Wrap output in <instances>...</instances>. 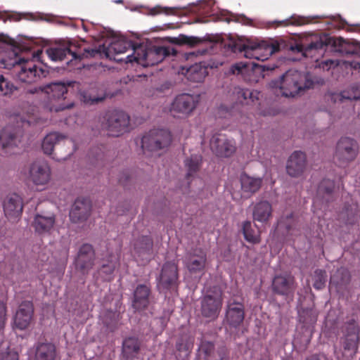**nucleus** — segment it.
I'll return each instance as SVG.
<instances>
[{
    "instance_id": "1",
    "label": "nucleus",
    "mask_w": 360,
    "mask_h": 360,
    "mask_svg": "<svg viewBox=\"0 0 360 360\" xmlns=\"http://www.w3.org/2000/svg\"><path fill=\"white\" fill-rule=\"evenodd\" d=\"M131 47V43L124 39L112 41L107 47L100 46L98 49H82L75 41H68L63 46L51 47L46 50V54L53 61L66 60V64L72 69H81L84 65L81 63L84 58L95 57L97 54L103 53L107 58L117 61H122V58H116V55L123 53Z\"/></svg>"
},
{
    "instance_id": "2",
    "label": "nucleus",
    "mask_w": 360,
    "mask_h": 360,
    "mask_svg": "<svg viewBox=\"0 0 360 360\" xmlns=\"http://www.w3.org/2000/svg\"><path fill=\"white\" fill-rule=\"evenodd\" d=\"M72 83L52 82L41 88L42 92L45 94L48 99L47 108L50 111L58 112L73 106L72 102L66 101L68 96V86Z\"/></svg>"
},
{
    "instance_id": "3",
    "label": "nucleus",
    "mask_w": 360,
    "mask_h": 360,
    "mask_svg": "<svg viewBox=\"0 0 360 360\" xmlns=\"http://www.w3.org/2000/svg\"><path fill=\"white\" fill-rule=\"evenodd\" d=\"M238 51L244 53L248 58H255L257 60L264 61L271 55L279 51L280 44L276 40H262L259 42H251L240 45Z\"/></svg>"
},
{
    "instance_id": "4",
    "label": "nucleus",
    "mask_w": 360,
    "mask_h": 360,
    "mask_svg": "<svg viewBox=\"0 0 360 360\" xmlns=\"http://www.w3.org/2000/svg\"><path fill=\"white\" fill-rule=\"evenodd\" d=\"M129 116L122 110L107 111L102 117L101 127L111 136H119L128 131Z\"/></svg>"
},
{
    "instance_id": "5",
    "label": "nucleus",
    "mask_w": 360,
    "mask_h": 360,
    "mask_svg": "<svg viewBox=\"0 0 360 360\" xmlns=\"http://www.w3.org/2000/svg\"><path fill=\"white\" fill-rule=\"evenodd\" d=\"M222 291L214 287L205 295L200 301V312L202 316L209 321L216 320L222 308Z\"/></svg>"
},
{
    "instance_id": "6",
    "label": "nucleus",
    "mask_w": 360,
    "mask_h": 360,
    "mask_svg": "<svg viewBox=\"0 0 360 360\" xmlns=\"http://www.w3.org/2000/svg\"><path fill=\"white\" fill-rule=\"evenodd\" d=\"M169 131L163 129H154L142 137L141 147L150 151L159 150L167 148L172 142Z\"/></svg>"
},
{
    "instance_id": "7",
    "label": "nucleus",
    "mask_w": 360,
    "mask_h": 360,
    "mask_svg": "<svg viewBox=\"0 0 360 360\" xmlns=\"http://www.w3.org/2000/svg\"><path fill=\"white\" fill-rule=\"evenodd\" d=\"M28 179L38 189L44 190L51 180V169L44 160H36L29 166Z\"/></svg>"
},
{
    "instance_id": "8",
    "label": "nucleus",
    "mask_w": 360,
    "mask_h": 360,
    "mask_svg": "<svg viewBox=\"0 0 360 360\" xmlns=\"http://www.w3.org/2000/svg\"><path fill=\"white\" fill-rule=\"evenodd\" d=\"M15 70H18L17 77L22 82H34L37 77H40V75H43V70L37 69L33 60L19 58L15 59Z\"/></svg>"
},
{
    "instance_id": "9",
    "label": "nucleus",
    "mask_w": 360,
    "mask_h": 360,
    "mask_svg": "<svg viewBox=\"0 0 360 360\" xmlns=\"http://www.w3.org/2000/svg\"><path fill=\"white\" fill-rule=\"evenodd\" d=\"M302 75L297 70H290L281 77L279 88L285 97H294L302 89Z\"/></svg>"
},
{
    "instance_id": "10",
    "label": "nucleus",
    "mask_w": 360,
    "mask_h": 360,
    "mask_svg": "<svg viewBox=\"0 0 360 360\" xmlns=\"http://www.w3.org/2000/svg\"><path fill=\"white\" fill-rule=\"evenodd\" d=\"M198 103V96L182 94L176 96L172 103L170 111L174 117H184L189 115Z\"/></svg>"
},
{
    "instance_id": "11",
    "label": "nucleus",
    "mask_w": 360,
    "mask_h": 360,
    "mask_svg": "<svg viewBox=\"0 0 360 360\" xmlns=\"http://www.w3.org/2000/svg\"><path fill=\"white\" fill-rule=\"evenodd\" d=\"M359 146L357 142L349 137H342L338 142L335 158L342 164H347L356 158Z\"/></svg>"
},
{
    "instance_id": "12",
    "label": "nucleus",
    "mask_w": 360,
    "mask_h": 360,
    "mask_svg": "<svg viewBox=\"0 0 360 360\" xmlns=\"http://www.w3.org/2000/svg\"><path fill=\"white\" fill-rule=\"evenodd\" d=\"M210 146L213 153L221 158L230 157L236 149L233 139H230L222 134H214L210 139Z\"/></svg>"
},
{
    "instance_id": "13",
    "label": "nucleus",
    "mask_w": 360,
    "mask_h": 360,
    "mask_svg": "<svg viewBox=\"0 0 360 360\" xmlns=\"http://www.w3.org/2000/svg\"><path fill=\"white\" fill-rule=\"evenodd\" d=\"M153 295L149 283L139 284L133 292L131 307L135 311L142 312L148 309Z\"/></svg>"
},
{
    "instance_id": "14",
    "label": "nucleus",
    "mask_w": 360,
    "mask_h": 360,
    "mask_svg": "<svg viewBox=\"0 0 360 360\" xmlns=\"http://www.w3.org/2000/svg\"><path fill=\"white\" fill-rule=\"evenodd\" d=\"M159 283L167 290H176L179 285L177 264L174 262H165L162 268Z\"/></svg>"
},
{
    "instance_id": "15",
    "label": "nucleus",
    "mask_w": 360,
    "mask_h": 360,
    "mask_svg": "<svg viewBox=\"0 0 360 360\" xmlns=\"http://www.w3.org/2000/svg\"><path fill=\"white\" fill-rule=\"evenodd\" d=\"M3 208L6 217L10 221H17L23 210L22 198L16 193L7 195L3 202Z\"/></svg>"
},
{
    "instance_id": "16",
    "label": "nucleus",
    "mask_w": 360,
    "mask_h": 360,
    "mask_svg": "<svg viewBox=\"0 0 360 360\" xmlns=\"http://www.w3.org/2000/svg\"><path fill=\"white\" fill-rule=\"evenodd\" d=\"M95 261V253L92 245L83 244L78 252L75 259L76 268L83 274H87L93 268Z\"/></svg>"
},
{
    "instance_id": "17",
    "label": "nucleus",
    "mask_w": 360,
    "mask_h": 360,
    "mask_svg": "<svg viewBox=\"0 0 360 360\" xmlns=\"http://www.w3.org/2000/svg\"><path fill=\"white\" fill-rule=\"evenodd\" d=\"M273 292L279 295L292 294L295 290V278L288 274L276 275L271 284Z\"/></svg>"
},
{
    "instance_id": "18",
    "label": "nucleus",
    "mask_w": 360,
    "mask_h": 360,
    "mask_svg": "<svg viewBox=\"0 0 360 360\" xmlns=\"http://www.w3.org/2000/svg\"><path fill=\"white\" fill-rule=\"evenodd\" d=\"M153 241L150 236H143L134 244L133 256L137 260L148 262L153 255Z\"/></svg>"
},
{
    "instance_id": "19",
    "label": "nucleus",
    "mask_w": 360,
    "mask_h": 360,
    "mask_svg": "<svg viewBox=\"0 0 360 360\" xmlns=\"http://www.w3.org/2000/svg\"><path fill=\"white\" fill-rule=\"evenodd\" d=\"M34 314V306L31 301H23L19 305L14 317L15 326L20 329H26L30 324Z\"/></svg>"
},
{
    "instance_id": "20",
    "label": "nucleus",
    "mask_w": 360,
    "mask_h": 360,
    "mask_svg": "<svg viewBox=\"0 0 360 360\" xmlns=\"http://www.w3.org/2000/svg\"><path fill=\"white\" fill-rule=\"evenodd\" d=\"M307 166V157L302 151H295L289 157L287 165V173L292 177L301 176Z\"/></svg>"
},
{
    "instance_id": "21",
    "label": "nucleus",
    "mask_w": 360,
    "mask_h": 360,
    "mask_svg": "<svg viewBox=\"0 0 360 360\" xmlns=\"http://www.w3.org/2000/svg\"><path fill=\"white\" fill-rule=\"evenodd\" d=\"M176 54V51L169 46H154L148 49V53H143L142 56L148 57L146 65L153 66L162 62L167 56Z\"/></svg>"
},
{
    "instance_id": "22",
    "label": "nucleus",
    "mask_w": 360,
    "mask_h": 360,
    "mask_svg": "<svg viewBox=\"0 0 360 360\" xmlns=\"http://www.w3.org/2000/svg\"><path fill=\"white\" fill-rule=\"evenodd\" d=\"M350 281L349 271L347 269L341 267L330 276L329 288L330 290L334 289L338 293H342L347 289Z\"/></svg>"
},
{
    "instance_id": "23",
    "label": "nucleus",
    "mask_w": 360,
    "mask_h": 360,
    "mask_svg": "<svg viewBox=\"0 0 360 360\" xmlns=\"http://www.w3.org/2000/svg\"><path fill=\"white\" fill-rule=\"evenodd\" d=\"M67 140V136L57 132H52L47 134L41 144V148L44 153L46 155L52 156V158L60 160L64 158H59L57 156L56 153H54V148H58L61 142H65Z\"/></svg>"
},
{
    "instance_id": "24",
    "label": "nucleus",
    "mask_w": 360,
    "mask_h": 360,
    "mask_svg": "<svg viewBox=\"0 0 360 360\" xmlns=\"http://www.w3.org/2000/svg\"><path fill=\"white\" fill-rule=\"evenodd\" d=\"M245 318V309L242 303H231L228 305L226 313V321L227 324L234 328H237Z\"/></svg>"
},
{
    "instance_id": "25",
    "label": "nucleus",
    "mask_w": 360,
    "mask_h": 360,
    "mask_svg": "<svg viewBox=\"0 0 360 360\" xmlns=\"http://www.w3.org/2000/svg\"><path fill=\"white\" fill-rule=\"evenodd\" d=\"M91 206L85 199H77L70 212V219L74 223L85 221L90 215Z\"/></svg>"
},
{
    "instance_id": "26",
    "label": "nucleus",
    "mask_w": 360,
    "mask_h": 360,
    "mask_svg": "<svg viewBox=\"0 0 360 360\" xmlns=\"http://www.w3.org/2000/svg\"><path fill=\"white\" fill-rule=\"evenodd\" d=\"M206 263L207 256L202 250H199L197 253L190 254L185 261L186 266L191 274L202 272Z\"/></svg>"
},
{
    "instance_id": "27",
    "label": "nucleus",
    "mask_w": 360,
    "mask_h": 360,
    "mask_svg": "<svg viewBox=\"0 0 360 360\" xmlns=\"http://www.w3.org/2000/svg\"><path fill=\"white\" fill-rule=\"evenodd\" d=\"M272 211L271 204L269 201L261 200L253 207V219L261 223H266L272 217Z\"/></svg>"
},
{
    "instance_id": "28",
    "label": "nucleus",
    "mask_w": 360,
    "mask_h": 360,
    "mask_svg": "<svg viewBox=\"0 0 360 360\" xmlns=\"http://www.w3.org/2000/svg\"><path fill=\"white\" fill-rule=\"evenodd\" d=\"M141 349V341L136 337L126 338L122 342V352L126 360H133Z\"/></svg>"
},
{
    "instance_id": "29",
    "label": "nucleus",
    "mask_w": 360,
    "mask_h": 360,
    "mask_svg": "<svg viewBox=\"0 0 360 360\" xmlns=\"http://www.w3.org/2000/svg\"><path fill=\"white\" fill-rule=\"evenodd\" d=\"M56 356V347L53 344L39 342L36 345L34 360H55Z\"/></svg>"
},
{
    "instance_id": "30",
    "label": "nucleus",
    "mask_w": 360,
    "mask_h": 360,
    "mask_svg": "<svg viewBox=\"0 0 360 360\" xmlns=\"http://www.w3.org/2000/svg\"><path fill=\"white\" fill-rule=\"evenodd\" d=\"M207 74V68L205 64L198 63L188 68L185 72V76L191 82H202Z\"/></svg>"
},
{
    "instance_id": "31",
    "label": "nucleus",
    "mask_w": 360,
    "mask_h": 360,
    "mask_svg": "<svg viewBox=\"0 0 360 360\" xmlns=\"http://www.w3.org/2000/svg\"><path fill=\"white\" fill-rule=\"evenodd\" d=\"M241 188L244 193L250 195L257 192L262 185L263 180L260 177H252L246 174H242L240 178Z\"/></svg>"
},
{
    "instance_id": "32",
    "label": "nucleus",
    "mask_w": 360,
    "mask_h": 360,
    "mask_svg": "<svg viewBox=\"0 0 360 360\" xmlns=\"http://www.w3.org/2000/svg\"><path fill=\"white\" fill-rule=\"evenodd\" d=\"M55 222L56 219L53 215L46 217L37 214L33 221V226L37 233L43 234L49 233L53 227Z\"/></svg>"
},
{
    "instance_id": "33",
    "label": "nucleus",
    "mask_w": 360,
    "mask_h": 360,
    "mask_svg": "<svg viewBox=\"0 0 360 360\" xmlns=\"http://www.w3.org/2000/svg\"><path fill=\"white\" fill-rule=\"evenodd\" d=\"M242 231L245 239L251 243L257 244L260 242V233L256 224L250 221H245L242 224Z\"/></svg>"
},
{
    "instance_id": "34",
    "label": "nucleus",
    "mask_w": 360,
    "mask_h": 360,
    "mask_svg": "<svg viewBox=\"0 0 360 360\" xmlns=\"http://www.w3.org/2000/svg\"><path fill=\"white\" fill-rule=\"evenodd\" d=\"M202 155L198 154L191 155L184 160V166L187 170L186 179L194 176L200 170L202 165Z\"/></svg>"
},
{
    "instance_id": "35",
    "label": "nucleus",
    "mask_w": 360,
    "mask_h": 360,
    "mask_svg": "<svg viewBox=\"0 0 360 360\" xmlns=\"http://www.w3.org/2000/svg\"><path fill=\"white\" fill-rule=\"evenodd\" d=\"M193 345L194 337L189 334L184 333L178 338L175 347L179 353L184 352L188 355L191 353Z\"/></svg>"
},
{
    "instance_id": "36",
    "label": "nucleus",
    "mask_w": 360,
    "mask_h": 360,
    "mask_svg": "<svg viewBox=\"0 0 360 360\" xmlns=\"http://www.w3.org/2000/svg\"><path fill=\"white\" fill-rule=\"evenodd\" d=\"M133 50V54L128 55L126 57L125 62L127 63L136 62L138 64L146 67V60L148 57H144L143 56H142V54L148 53V49H146L145 47L140 46L138 47H134Z\"/></svg>"
},
{
    "instance_id": "37",
    "label": "nucleus",
    "mask_w": 360,
    "mask_h": 360,
    "mask_svg": "<svg viewBox=\"0 0 360 360\" xmlns=\"http://www.w3.org/2000/svg\"><path fill=\"white\" fill-rule=\"evenodd\" d=\"M118 263L119 259L117 258H115L114 259H110L108 264H104L102 265L101 269L98 270V274L102 277L103 280H110L111 276L113 274Z\"/></svg>"
},
{
    "instance_id": "38",
    "label": "nucleus",
    "mask_w": 360,
    "mask_h": 360,
    "mask_svg": "<svg viewBox=\"0 0 360 360\" xmlns=\"http://www.w3.org/2000/svg\"><path fill=\"white\" fill-rule=\"evenodd\" d=\"M117 314L112 310H107L102 316V321L107 329L114 332L117 328Z\"/></svg>"
},
{
    "instance_id": "39",
    "label": "nucleus",
    "mask_w": 360,
    "mask_h": 360,
    "mask_svg": "<svg viewBox=\"0 0 360 360\" xmlns=\"http://www.w3.org/2000/svg\"><path fill=\"white\" fill-rule=\"evenodd\" d=\"M313 287L318 290L325 288L327 281V274L325 270L317 269L312 275Z\"/></svg>"
},
{
    "instance_id": "40",
    "label": "nucleus",
    "mask_w": 360,
    "mask_h": 360,
    "mask_svg": "<svg viewBox=\"0 0 360 360\" xmlns=\"http://www.w3.org/2000/svg\"><path fill=\"white\" fill-rule=\"evenodd\" d=\"M317 16L312 17L311 19L309 20V18H305L302 16L297 17H292L290 20H285L282 21H274L273 24L276 25V27L279 26H287L288 25H302L305 24H308L311 22L312 19L317 18Z\"/></svg>"
},
{
    "instance_id": "41",
    "label": "nucleus",
    "mask_w": 360,
    "mask_h": 360,
    "mask_svg": "<svg viewBox=\"0 0 360 360\" xmlns=\"http://www.w3.org/2000/svg\"><path fill=\"white\" fill-rule=\"evenodd\" d=\"M281 227L285 229L287 233L292 234V231L295 229L296 226V219L293 213H289L283 215L278 222Z\"/></svg>"
},
{
    "instance_id": "42",
    "label": "nucleus",
    "mask_w": 360,
    "mask_h": 360,
    "mask_svg": "<svg viewBox=\"0 0 360 360\" xmlns=\"http://www.w3.org/2000/svg\"><path fill=\"white\" fill-rule=\"evenodd\" d=\"M352 331L354 334V337H347L346 338L344 348L346 350H356L358 347L359 342V328L354 327L352 326Z\"/></svg>"
},
{
    "instance_id": "43",
    "label": "nucleus",
    "mask_w": 360,
    "mask_h": 360,
    "mask_svg": "<svg viewBox=\"0 0 360 360\" xmlns=\"http://www.w3.org/2000/svg\"><path fill=\"white\" fill-rule=\"evenodd\" d=\"M0 142L4 148L15 145V136L7 129H4L0 134Z\"/></svg>"
},
{
    "instance_id": "44",
    "label": "nucleus",
    "mask_w": 360,
    "mask_h": 360,
    "mask_svg": "<svg viewBox=\"0 0 360 360\" xmlns=\"http://www.w3.org/2000/svg\"><path fill=\"white\" fill-rule=\"evenodd\" d=\"M17 89L14 84L0 75V95L8 96L12 94Z\"/></svg>"
},
{
    "instance_id": "45",
    "label": "nucleus",
    "mask_w": 360,
    "mask_h": 360,
    "mask_svg": "<svg viewBox=\"0 0 360 360\" xmlns=\"http://www.w3.org/2000/svg\"><path fill=\"white\" fill-rule=\"evenodd\" d=\"M332 98L335 101L338 100L342 102L345 100H359L360 99V96H357L353 89H351L342 91L340 94H334L332 95Z\"/></svg>"
},
{
    "instance_id": "46",
    "label": "nucleus",
    "mask_w": 360,
    "mask_h": 360,
    "mask_svg": "<svg viewBox=\"0 0 360 360\" xmlns=\"http://www.w3.org/2000/svg\"><path fill=\"white\" fill-rule=\"evenodd\" d=\"M335 188V183L328 179H325L321 181L318 187V193L319 195L331 194Z\"/></svg>"
},
{
    "instance_id": "47",
    "label": "nucleus",
    "mask_w": 360,
    "mask_h": 360,
    "mask_svg": "<svg viewBox=\"0 0 360 360\" xmlns=\"http://www.w3.org/2000/svg\"><path fill=\"white\" fill-rule=\"evenodd\" d=\"M81 100L86 104L93 105L103 101L105 99L104 96H98L93 95L91 92L84 91L81 92Z\"/></svg>"
},
{
    "instance_id": "48",
    "label": "nucleus",
    "mask_w": 360,
    "mask_h": 360,
    "mask_svg": "<svg viewBox=\"0 0 360 360\" xmlns=\"http://www.w3.org/2000/svg\"><path fill=\"white\" fill-rule=\"evenodd\" d=\"M326 46V44H325L321 39H316V41H311L307 44L304 48L303 45H297L296 49L298 51H302L304 50V51L307 52L312 50L322 49Z\"/></svg>"
},
{
    "instance_id": "49",
    "label": "nucleus",
    "mask_w": 360,
    "mask_h": 360,
    "mask_svg": "<svg viewBox=\"0 0 360 360\" xmlns=\"http://www.w3.org/2000/svg\"><path fill=\"white\" fill-rule=\"evenodd\" d=\"M238 101L242 104H249L253 101V92L249 89H238L236 90Z\"/></svg>"
},
{
    "instance_id": "50",
    "label": "nucleus",
    "mask_w": 360,
    "mask_h": 360,
    "mask_svg": "<svg viewBox=\"0 0 360 360\" xmlns=\"http://www.w3.org/2000/svg\"><path fill=\"white\" fill-rule=\"evenodd\" d=\"M214 349V344L207 340H202L199 347L200 351L205 354L206 359L212 355Z\"/></svg>"
},
{
    "instance_id": "51",
    "label": "nucleus",
    "mask_w": 360,
    "mask_h": 360,
    "mask_svg": "<svg viewBox=\"0 0 360 360\" xmlns=\"http://www.w3.org/2000/svg\"><path fill=\"white\" fill-rule=\"evenodd\" d=\"M118 184L124 187H127L133 181V176L128 169L120 172L117 176Z\"/></svg>"
},
{
    "instance_id": "52",
    "label": "nucleus",
    "mask_w": 360,
    "mask_h": 360,
    "mask_svg": "<svg viewBox=\"0 0 360 360\" xmlns=\"http://www.w3.org/2000/svg\"><path fill=\"white\" fill-rule=\"evenodd\" d=\"M176 8H168L162 7L160 6H156L150 10V14L152 15H156L161 13H165L166 15L175 14Z\"/></svg>"
},
{
    "instance_id": "53",
    "label": "nucleus",
    "mask_w": 360,
    "mask_h": 360,
    "mask_svg": "<svg viewBox=\"0 0 360 360\" xmlns=\"http://www.w3.org/2000/svg\"><path fill=\"white\" fill-rule=\"evenodd\" d=\"M0 360H19L18 353L13 349L0 352Z\"/></svg>"
},
{
    "instance_id": "54",
    "label": "nucleus",
    "mask_w": 360,
    "mask_h": 360,
    "mask_svg": "<svg viewBox=\"0 0 360 360\" xmlns=\"http://www.w3.org/2000/svg\"><path fill=\"white\" fill-rule=\"evenodd\" d=\"M6 321V306L0 302V331L3 330Z\"/></svg>"
},
{
    "instance_id": "55",
    "label": "nucleus",
    "mask_w": 360,
    "mask_h": 360,
    "mask_svg": "<svg viewBox=\"0 0 360 360\" xmlns=\"http://www.w3.org/2000/svg\"><path fill=\"white\" fill-rule=\"evenodd\" d=\"M219 359L217 360H229V351L226 347H221L217 350Z\"/></svg>"
},
{
    "instance_id": "56",
    "label": "nucleus",
    "mask_w": 360,
    "mask_h": 360,
    "mask_svg": "<svg viewBox=\"0 0 360 360\" xmlns=\"http://www.w3.org/2000/svg\"><path fill=\"white\" fill-rule=\"evenodd\" d=\"M332 20L334 22V27L338 29L343 28L346 25L345 20H343L340 15L333 17Z\"/></svg>"
},
{
    "instance_id": "57",
    "label": "nucleus",
    "mask_w": 360,
    "mask_h": 360,
    "mask_svg": "<svg viewBox=\"0 0 360 360\" xmlns=\"http://www.w3.org/2000/svg\"><path fill=\"white\" fill-rule=\"evenodd\" d=\"M352 326L354 327H357L353 322L348 323L347 327V337H354L353 331H352Z\"/></svg>"
},
{
    "instance_id": "58",
    "label": "nucleus",
    "mask_w": 360,
    "mask_h": 360,
    "mask_svg": "<svg viewBox=\"0 0 360 360\" xmlns=\"http://www.w3.org/2000/svg\"><path fill=\"white\" fill-rule=\"evenodd\" d=\"M335 62L332 60H327L326 61H323L321 63V67L323 69L329 70L331 68V65H334Z\"/></svg>"
},
{
    "instance_id": "59",
    "label": "nucleus",
    "mask_w": 360,
    "mask_h": 360,
    "mask_svg": "<svg viewBox=\"0 0 360 360\" xmlns=\"http://www.w3.org/2000/svg\"><path fill=\"white\" fill-rule=\"evenodd\" d=\"M197 41H198L197 38H195V37H184V41L188 44L193 45L197 43Z\"/></svg>"
},
{
    "instance_id": "60",
    "label": "nucleus",
    "mask_w": 360,
    "mask_h": 360,
    "mask_svg": "<svg viewBox=\"0 0 360 360\" xmlns=\"http://www.w3.org/2000/svg\"><path fill=\"white\" fill-rule=\"evenodd\" d=\"M358 217H359V216H358V212H356L355 213V214L354 215V217H353V218H352V219H349H349H347V223H348V224H354V223L357 221Z\"/></svg>"
},
{
    "instance_id": "61",
    "label": "nucleus",
    "mask_w": 360,
    "mask_h": 360,
    "mask_svg": "<svg viewBox=\"0 0 360 360\" xmlns=\"http://www.w3.org/2000/svg\"><path fill=\"white\" fill-rule=\"evenodd\" d=\"M306 360H320V359L317 356L314 355L307 358Z\"/></svg>"
},
{
    "instance_id": "62",
    "label": "nucleus",
    "mask_w": 360,
    "mask_h": 360,
    "mask_svg": "<svg viewBox=\"0 0 360 360\" xmlns=\"http://www.w3.org/2000/svg\"><path fill=\"white\" fill-rule=\"evenodd\" d=\"M306 313H307V314H313V310H312V309L307 310V311H306Z\"/></svg>"
},
{
    "instance_id": "63",
    "label": "nucleus",
    "mask_w": 360,
    "mask_h": 360,
    "mask_svg": "<svg viewBox=\"0 0 360 360\" xmlns=\"http://www.w3.org/2000/svg\"><path fill=\"white\" fill-rule=\"evenodd\" d=\"M316 315H314V316H313V319H312L311 321H316Z\"/></svg>"
},
{
    "instance_id": "64",
    "label": "nucleus",
    "mask_w": 360,
    "mask_h": 360,
    "mask_svg": "<svg viewBox=\"0 0 360 360\" xmlns=\"http://www.w3.org/2000/svg\"><path fill=\"white\" fill-rule=\"evenodd\" d=\"M236 68L238 69L239 71L240 70V68H239L238 65H236Z\"/></svg>"
}]
</instances>
